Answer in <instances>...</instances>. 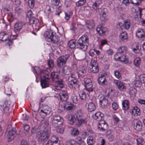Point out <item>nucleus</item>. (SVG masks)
I'll return each instance as SVG.
<instances>
[{"instance_id": "3c124183", "label": "nucleus", "mask_w": 145, "mask_h": 145, "mask_svg": "<svg viewBox=\"0 0 145 145\" xmlns=\"http://www.w3.org/2000/svg\"><path fill=\"white\" fill-rule=\"evenodd\" d=\"M51 10L50 6L49 5L46 6L45 8L44 12L47 14H49L51 12Z\"/></svg>"}, {"instance_id": "1a4fd4ad", "label": "nucleus", "mask_w": 145, "mask_h": 145, "mask_svg": "<svg viewBox=\"0 0 145 145\" xmlns=\"http://www.w3.org/2000/svg\"><path fill=\"white\" fill-rule=\"evenodd\" d=\"M69 57V55H66L65 56H62L58 57L57 59L58 66L60 67L65 64Z\"/></svg>"}, {"instance_id": "ddd939ff", "label": "nucleus", "mask_w": 145, "mask_h": 145, "mask_svg": "<svg viewBox=\"0 0 145 145\" xmlns=\"http://www.w3.org/2000/svg\"><path fill=\"white\" fill-rule=\"evenodd\" d=\"M16 133V129L12 128L10 131H7L6 134L7 135L8 139L11 140L14 138V135Z\"/></svg>"}, {"instance_id": "4d7b16f0", "label": "nucleus", "mask_w": 145, "mask_h": 145, "mask_svg": "<svg viewBox=\"0 0 145 145\" xmlns=\"http://www.w3.org/2000/svg\"><path fill=\"white\" fill-rule=\"evenodd\" d=\"M35 2L34 0H29L28 4L31 8H33L34 6Z\"/></svg>"}, {"instance_id": "ea45409f", "label": "nucleus", "mask_w": 145, "mask_h": 145, "mask_svg": "<svg viewBox=\"0 0 145 145\" xmlns=\"http://www.w3.org/2000/svg\"><path fill=\"white\" fill-rule=\"evenodd\" d=\"M71 81L74 88H79L80 85L78 84L76 79H72Z\"/></svg>"}, {"instance_id": "2eb2a0df", "label": "nucleus", "mask_w": 145, "mask_h": 145, "mask_svg": "<svg viewBox=\"0 0 145 145\" xmlns=\"http://www.w3.org/2000/svg\"><path fill=\"white\" fill-rule=\"evenodd\" d=\"M142 123L140 121H138L134 123V128L137 131H140L142 129Z\"/></svg>"}, {"instance_id": "7ed1b4c3", "label": "nucleus", "mask_w": 145, "mask_h": 145, "mask_svg": "<svg viewBox=\"0 0 145 145\" xmlns=\"http://www.w3.org/2000/svg\"><path fill=\"white\" fill-rule=\"evenodd\" d=\"M76 116L75 121H76V124L78 127L82 126L86 124V119L83 116L80 111L76 112L75 114Z\"/></svg>"}, {"instance_id": "680f3d73", "label": "nucleus", "mask_w": 145, "mask_h": 145, "mask_svg": "<svg viewBox=\"0 0 145 145\" xmlns=\"http://www.w3.org/2000/svg\"><path fill=\"white\" fill-rule=\"evenodd\" d=\"M113 120L114 121V123L116 124L119 121V119L116 115H114L113 116Z\"/></svg>"}, {"instance_id": "a18cd8bd", "label": "nucleus", "mask_w": 145, "mask_h": 145, "mask_svg": "<svg viewBox=\"0 0 145 145\" xmlns=\"http://www.w3.org/2000/svg\"><path fill=\"white\" fill-rule=\"evenodd\" d=\"M127 48L125 46H123L120 47L118 49V53L123 54L126 52Z\"/></svg>"}, {"instance_id": "49530a36", "label": "nucleus", "mask_w": 145, "mask_h": 145, "mask_svg": "<svg viewBox=\"0 0 145 145\" xmlns=\"http://www.w3.org/2000/svg\"><path fill=\"white\" fill-rule=\"evenodd\" d=\"M65 18L67 20H69L70 17L72 16V12H71L70 11H68L67 12H65Z\"/></svg>"}, {"instance_id": "aec40b11", "label": "nucleus", "mask_w": 145, "mask_h": 145, "mask_svg": "<svg viewBox=\"0 0 145 145\" xmlns=\"http://www.w3.org/2000/svg\"><path fill=\"white\" fill-rule=\"evenodd\" d=\"M86 68L83 67L82 69L80 70L78 72V75L79 77L83 78L86 76L87 74Z\"/></svg>"}, {"instance_id": "72a5a7b5", "label": "nucleus", "mask_w": 145, "mask_h": 145, "mask_svg": "<svg viewBox=\"0 0 145 145\" xmlns=\"http://www.w3.org/2000/svg\"><path fill=\"white\" fill-rule=\"evenodd\" d=\"M88 28L89 29H92L95 26L94 22L93 21H89L86 22Z\"/></svg>"}, {"instance_id": "9b49d317", "label": "nucleus", "mask_w": 145, "mask_h": 145, "mask_svg": "<svg viewBox=\"0 0 145 145\" xmlns=\"http://www.w3.org/2000/svg\"><path fill=\"white\" fill-rule=\"evenodd\" d=\"M136 35L140 40H144L145 39V32L142 29L137 30Z\"/></svg>"}, {"instance_id": "e433bc0d", "label": "nucleus", "mask_w": 145, "mask_h": 145, "mask_svg": "<svg viewBox=\"0 0 145 145\" xmlns=\"http://www.w3.org/2000/svg\"><path fill=\"white\" fill-rule=\"evenodd\" d=\"M87 143L88 145H94L95 141L93 137H89L88 138Z\"/></svg>"}, {"instance_id": "bb28decb", "label": "nucleus", "mask_w": 145, "mask_h": 145, "mask_svg": "<svg viewBox=\"0 0 145 145\" xmlns=\"http://www.w3.org/2000/svg\"><path fill=\"white\" fill-rule=\"evenodd\" d=\"M54 32L52 31H46L44 34V36L46 38L50 40L53 35H54Z\"/></svg>"}, {"instance_id": "dca6fc26", "label": "nucleus", "mask_w": 145, "mask_h": 145, "mask_svg": "<svg viewBox=\"0 0 145 145\" xmlns=\"http://www.w3.org/2000/svg\"><path fill=\"white\" fill-rule=\"evenodd\" d=\"M139 109L137 106L133 107L130 110V112L132 115L135 116L140 115V112Z\"/></svg>"}, {"instance_id": "6e6d98bb", "label": "nucleus", "mask_w": 145, "mask_h": 145, "mask_svg": "<svg viewBox=\"0 0 145 145\" xmlns=\"http://www.w3.org/2000/svg\"><path fill=\"white\" fill-rule=\"evenodd\" d=\"M71 99L74 103H76L77 102V98L76 95L73 94L71 96Z\"/></svg>"}, {"instance_id": "4468645a", "label": "nucleus", "mask_w": 145, "mask_h": 145, "mask_svg": "<svg viewBox=\"0 0 145 145\" xmlns=\"http://www.w3.org/2000/svg\"><path fill=\"white\" fill-rule=\"evenodd\" d=\"M24 24L21 22H17L14 25V30L15 32H18L22 28Z\"/></svg>"}, {"instance_id": "de8ad7c7", "label": "nucleus", "mask_w": 145, "mask_h": 145, "mask_svg": "<svg viewBox=\"0 0 145 145\" xmlns=\"http://www.w3.org/2000/svg\"><path fill=\"white\" fill-rule=\"evenodd\" d=\"M92 83H90L85 84V87L87 89H88L89 91H92L93 89L91 88L92 87Z\"/></svg>"}, {"instance_id": "8fccbe9b", "label": "nucleus", "mask_w": 145, "mask_h": 145, "mask_svg": "<svg viewBox=\"0 0 145 145\" xmlns=\"http://www.w3.org/2000/svg\"><path fill=\"white\" fill-rule=\"evenodd\" d=\"M143 0H130L131 3L134 4L135 5H138Z\"/></svg>"}, {"instance_id": "e2e57ef3", "label": "nucleus", "mask_w": 145, "mask_h": 145, "mask_svg": "<svg viewBox=\"0 0 145 145\" xmlns=\"http://www.w3.org/2000/svg\"><path fill=\"white\" fill-rule=\"evenodd\" d=\"M51 140L52 142H54V143H56V141L58 140V138L57 137H56L55 136H53L52 137Z\"/></svg>"}, {"instance_id": "a878e982", "label": "nucleus", "mask_w": 145, "mask_h": 145, "mask_svg": "<svg viewBox=\"0 0 145 145\" xmlns=\"http://www.w3.org/2000/svg\"><path fill=\"white\" fill-rule=\"evenodd\" d=\"M123 108L124 110H127L129 108V102L127 100H125L123 101L122 103Z\"/></svg>"}, {"instance_id": "473e14b6", "label": "nucleus", "mask_w": 145, "mask_h": 145, "mask_svg": "<svg viewBox=\"0 0 145 145\" xmlns=\"http://www.w3.org/2000/svg\"><path fill=\"white\" fill-rule=\"evenodd\" d=\"M88 108L89 112L93 111L95 109V105L93 103H90L88 104Z\"/></svg>"}, {"instance_id": "69168bd1", "label": "nucleus", "mask_w": 145, "mask_h": 145, "mask_svg": "<svg viewBox=\"0 0 145 145\" xmlns=\"http://www.w3.org/2000/svg\"><path fill=\"white\" fill-rule=\"evenodd\" d=\"M140 78L141 82L143 83H145V74L141 75L140 76Z\"/></svg>"}, {"instance_id": "4be33fe9", "label": "nucleus", "mask_w": 145, "mask_h": 145, "mask_svg": "<svg viewBox=\"0 0 145 145\" xmlns=\"http://www.w3.org/2000/svg\"><path fill=\"white\" fill-rule=\"evenodd\" d=\"M56 83V88L57 89L59 90L64 86L63 81L62 80H55Z\"/></svg>"}, {"instance_id": "c03bdc74", "label": "nucleus", "mask_w": 145, "mask_h": 145, "mask_svg": "<svg viewBox=\"0 0 145 145\" xmlns=\"http://www.w3.org/2000/svg\"><path fill=\"white\" fill-rule=\"evenodd\" d=\"M85 57L84 53H81L78 54L77 56V59L79 61L83 60Z\"/></svg>"}, {"instance_id": "bf43d9fd", "label": "nucleus", "mask_w": 145, "mask_h": 145, "mask_svg": "<svg viewBox=\"0 0 145 145\" xmlns=\"http://www.w3.org/2000/svg\"><path fill=\"white\" fill-rule=\"evenodd\" d=\"M67 145H76L75 140L71 139L67 142Z\"/></svg>"}, {"instance_id": "6e6552de", "label": "nucleus", "mask_w": 145, "mask_h": 145, "mask_svg": "<svg viewBox=\"0 0 145 145\" xmlns=\"http://www.w3.org/2000/svg\"><path fill=\"white\" fill-rule=\"evenodd\" d=\"M50 40L53 43L56 44L60 48L63 45V42L62 40H60L59 37L57 36L53 35Z\"/></svg>"}, {"instance_id": "864d4df0", "label": "nucleus", "mask_w": 145, "mask_h": 145, "mask_svg": "<svg viewBox=\"0 0 145 145\" xmlns=\"http://www.w3.org/2000/svg\"><path fill=\"white\" fill-rule=\"evenodd\" d=\"M115 75L116 77L119 79H120L121 78V74L119 71L116 70L114 72Z\"/></svg>"}, {"instance_id": "338daca9", "label": "nucleus", "mask_w": 145, "mask_h": 145, "mask_svg": "<svg viewBox=\"0 0 145 145\" xmlns=\"http://www.w3.org/2000/svg\"><path fill=\"white\" fill-rule=\"evenodd\" d=\"M48 65L50 68H52L54 65L53 61L52 60L48 61Z\"/></svg>"}, {"instance_id": "cd10ccee", "label": "nucleus", "mask_w": 145, "mask_h": 145, "mask_svg": "<svg viewBox=\"0 0 145 145\" xmlns=\"http://www.w3.org/2000/svg\"><path fill=\"white\" fill-rule=\"evenodd\" d=\"M41 86L42 88H44L48 87L49 85V83L48 80L45 79H42L41 78L40 80Z\"/></svg>"}, {"instance_id": "f8f14e48", "label": "nucleus", "mask_w": 145, "mask_h": 145, "mask_svg": "<svg viewBox=\"0 0 145 145\" xmlns=\"http://www.w3.org/2000/svg\"><path fill=\"white\" fill-rule=\"evenodd\" d=\"M63 104V105H61V106H63L64 109H66L69 110L73 109L75 107V106L73 104L69 102H64Z\"/></svg>"}, {"instance_id": "9d476101", "label": "nucleus", "mask_w": 145, "mask_h": 145, "mask_svg": "<svg viewBox=\"0 0 145 145\" xmlns=\"http://www.w3.org/2000/svg\"><path fill=\"white\" fill-rule=\"evenodd\" d=\"M108 97L103 95L101 96L100 97L99 102L102 108H104L108 105Z\"/></svg>"}, {"instance_id": "423d86ee", "label": "nucleus", "mask_w": 145, "mask_h": 145, "mask_svg": "<svg viewBox=\"0 0 145 145\" xmlns=\"http://www.w3.org/2000/svg\"><path fill=\"white\" fill-rule=\"evenodd\" d=\"M26 20L30 24H33L35 25L39 22V21L33 16L31 10L28 11L26 14Z\"/></svg>"}, {"instance_id": "5701e85b", "label": "nucleus", "mask_w": 145, "mask_h": 145, "mask_svg": "<svg viewBox=\"0 0 145 145\" xmlns=\"http://www.w3.org/2000/svg\"><path fill=\"white\" fill-rule=\"evenodd\" d=\"M103 115V114L101 112H97L93 116V117L94 119L99 121L102 119Z\"/></svg>"}, {"instance_id": "f03ea898", "label": "nucleus", "mask_w": 145, "mask_h": 145, "mask_svg": "<svg viewBox=\"0 0 145 145\" xmlns=\"http://www.w3.org/2000/svg\"><path fill=\"white\" fill-rule=\"evenodd\" d=\"M50 128L48 127H45L43 131H40L37 132V137L42 140H47L50 136Z\"/></svg>"}, {"instance_id": "c9c22d12", "label": "nucleus", "mask_w": 145, "mask_h": 145, "mask_svg": "<svg viewBox=\"0 0 145 145\" xmlns=\"http://www.w3.org/2000/svg\"><path fill=\"white\" fill-rule=\"evenodd\" d=\"M136 89L133 87H131L129 89V94L132 96L134 97L137 93Z\"/></svg>"}, {"instance_id": "5fc2aeb1", "label": "nucleus", "mask_w": 145, "mask_h": 145, "mask_svg": "<svg viewBox=\"0 0 145 145\" xmlns=\"http://www.w3.org/2000/svg\"><path fill=\"white\" fill-rule=\"evenodd\" d=\"M75 119L76 116H75V115H74V117L72 116L69 117L68 118V120L70 121V122H69L70 123L72 124L75 121Z\"/></svg>"}, {"instance_id": "c756f323", "label": "nucleus", "mask_w": 145, "mask_h": 145, "mask_svg": "<svg viewBox=\"0 0 145 145\" xmlns=\"http://www.w3.org/2000/svg\"><path fill=\"white\" fill-rule=\"evenodd\" d=\"M115 83L118 89L120 90H123L125 88L123 83L120 81H116Z\"/></svg>"}, {"instance_id": "20e7f679", "label": "nucleus", "mask_w": 145, "mask_h": 145, "mask_svg": "<svg viewBox=\"0 0 145 145\" xmlns=\"http://www.w3.org/2000/svg\"><path fill=\"white\" fill-rule=\"evenodd\" d=\"M33 71L34 73L38 74L40 73L41 76L44 78V79L49 80L51 78V74L47 71H44L41 72L40 69L37 67H32Z\"/></svg>"}, {"instance_id": "79ce46f5", "label": "nucleus", "mask_w": 145, "mask_h": 145, "mask_svg": "<svg viewBox=\"0 0 145 145\" xmlns=\"http://www.w3.org/2000/svg\"><path fill=\"white\" fill-rule=\"evenodd\" d=\"M78 93L80 98L81 99L84 100L86 98V95L85 92L80 91Z\"/></svg>"}, {"instance_id": "774afa93", "label": "nucleus", "mask_w": 145, "mask_h": 145, "mask_svg": "<svg viewBox=\"0 0 145 145\" xmlns=\"http://www.w3.org/2000/svg\"><path fill=\"white\" fill-rule=\"evenodd\" d=\"M21 145H29L27 141L25 140H22L21 142Z\"/></svg>"}, {"instance_id": "4c0bfd02", "label": "nucleus", "mask_w": 145, "mask_h": 145, "mask_svg": "<svg viewBox=\"0 0 145 145\" xmlns=\"http://www.w3.org/2000/svg\"><path fill=\"white\" fill-rule=\"evenodd\" d=\"M40 127L39 125H37L32 127L31 130V133L33 134L35 133L36 132L40 131Z\"/></svg>"}, {"instance_id": "2f4dec72", "label": "nucleus", "mask_w": 145, "mask_h": 145, "mask_svg": "<svg viewBox=\"0 0 145 145\" xmlns=\"http://www.w3.org/2000/svg\"><path fill=\"white\" fill-rule=\"evenodd\" d=\"M40 125L42 127H47L49 125V121L46 119L40 121Z\"/></svg>"}, {"instance_id": "c85d7f7f", "label": "nucleus", "mask_w": 145, "mask_h": 145, "mask_svg": "<svg viewBox=\"0 0 145 145\" xmlns=\"http://www.w3.org/2000/svg\"><path fill=\"white\" fill-rule=\"evenodd\" d=\"M75 143L79 145H86L85 142L82 139L81 137H78L75 139Z\"/></svg>"}, {"instance_id": "f704fd0d", "label": "nucleus", "mask_w": 145, "mask_h": 145, "mask_svg": "<svg viewBox=\"0 0 145 145\" xmlns=\"http://www.w3.org/2000/svg\"><path fill=\"white\" fill-rule=\"evenodd\" d=\"M51 78H52L53 80H57L58 78V73L56 72H53L51 73Z\"/></svg>"}, {"instance_id": "a211bd4d", "label": "nucleus", "mask_w": 145, "mask_h": 145, "mask_svg": "<svg viewBox=\"0 0 145 145\" xmlns=\"http://www.w3.org/2000/svg\"><path fill=\"white\" fill-rule=\"evenodd\" d=\"M104 10H102L100 14V19L102 22H105L107 20L106 11V9L105 8L104 9Z\"/></svg>"}, {"instance_id": "0eeeda50", "label": "nucleus", "mask_w": 145, "mask_h": 145, "mask_svg": "<svg viewBox=\"0 0 145 145\" xmlns=\"http://www.w3.org/2000/svg\"><path fill=\"white\" fill-rule=\"evenodd\" d=\"M89 70L93 73H98L99 71L98 64L96 61L92 60L89 64Z\"/></svg>"}, {"instance_id": "b1692460", "label": "nucleus", "mask_w": 145, "mask_h": 145, "mask_svg": "<svg viewBox=\"0 0 145 145\" xmlns=\"http://www.w3.org/2000/svg\"><path fill=\"white\" fill-rule=\"evenodd\" d=\"M98 129L100 131H105L107 130L108 129V125L106 123L101 125H98Z\"/></svg>"}, {"instance_id": "6ab92c4d", "label": "nucleus", "mask_w": 145, "mask_h": 145, "mask_svg": "<svg viewBox=\"0 0 145 145\" xmlns=\"http://www.w3.org/2000/svg\"><path fill=\"white\" fill-rule=\"evenodd\" d=\"M98 81L99 84L101 85H105L107 83L105 77L104 75H101V76L99 77Z\"/></svg>"}, {"instance_id": "7c9ffc66", "label": "nucleus", "mask_w": 145, "mask_h": 145, "mask_svg": "<svg viewBox=\"0 0 145 145\" xmlns=\"http://www.w3.org/2000/svg\"><path fill=\"white\" fill-rule=\"evenodd\" d=\"M117 60L118 61H120L121 62H124L125 63H127L128 62V59L126 58V56L124 55L118 57Z\"/></svg>"}, {"instance_id": "412c9836", "label": "nucleus", "mask_w": 145, "mask_h": 145, "mask_svg": "<svg viewBox=\"0 0 145 145\" xmlns=\"http://www.w3.org/2000/svg\"><path fill=\"white\" fill-rule=\"evenodd\" d=\"M121 40L124 42H126L128 40L127 33L126 32L121 33L119 36Z\"/></svg>"}, {"instance_id": "a19ab883", "label": "nucleus", "mask_w": 145, "mask_h": 145, "mask_svg": "<svg viewBox=\"0 0 145 145\" xmlns=\"http://www.w3.org/2000/svg\"><path fill=\"white\" fill-rule=\"evenodd\" d=\"M86 3V0H80L76 3V5L77 7H80L84 5Z\"/></svg>"}, {"instance_id": "37998d69", "label": "nucleus", "mask_w": 145, "mask_h": 145, "mask_svg": "<svg viewBox=\"0 0 145 145\" xmlns=\"http://www.w3.org/2000/svg\"><path fill=\"white\" fill-rule=\"evenodd\" d=\"M79 133V130L76 128H74L71 131V134L73 136H76Z\"/></svg>"}, {"instance_id": "f257e3e1", "label": "nucleus", "mask_w": 145, "mask_h": 145, "mask_svg": "<svg viewBox=\"0 0 145 145\" xmlns=\"http://www.w3.org/2000/svg\"><path fill=\"white\" fill-rule=\"evenodd\" d=\"M88 43V37L86 35H83L79 39L76 44L74 40H72L68 42V45L71 49L76 47L79 50L85 51L87 49Z\"/></svg>"}, {"instance_id": "58836bf2", "label": "nucleus", "mask_w": 145, "mask_h": 145, "mask_svg": "<svg viewBox=\"0 0 145 145\" xmlns=\"http://www.w3.org/2000/svg\"><path fill=\"white\" fill-rule=\"evenodd\" d=\"M130 27V22L129 20H127L124 21L123 25V28H124L125 29H128Z\"/></svg>"}, {"instance_id": "603ef678", "label": "nucleus", "mask_w": 145, "mask_h": 145, "mask_svg": "<svg viewBox=\"0 0 145 145\" xmlns=\"http://www.w3.org/2000/svg\"><path fill=\"white\" fill-rule=\"evenodd\" d=\"M41 112L42 113L44 114L46 116V115L48 114L50 112V108H48V110L45 108L44 110H41Z\"/></svg>"}, {"instance_id": "13d9d810", "label": "nucleus", "mask_w": 145, "mask_h": 145, "mask_svg": "<svg viewBox=\"0 0 145 145\" xmlns=\"http://www.w3.org/2000/svg\"><path fill=\"white\" fill-rule=\"evenodd\" d=\"M134 84L135 87H140L142 85V83L140 81L137 80L135 81Z\"/></svg>"}, {"instance_id": "0e129e2a", "label": "nucleus", "mask_w": 145, "mask_h": 145, "mask_svg": "<svg viewBox=\"0 0 145 145\" xmlns=\"http://www.w3.org/2000/svg\"><path fill=\"white\" fill-rule=\"evenodd\" d=\"M112 105V108L114 110H116L118 108V106L117 103H113Z\"/></svg>"}, {"instance_id": "052dcab7", "label": "nucleus", "mask_w": 145, "mask_h": 145, "mask_svg": "<svg viewBox=\"0 0 145 145\" xmlns=\"http://www.w3.org/2000/svg\"><path fill=\"white\" fill-rule=\"evenodd\" d=\"M60 3V0H52L51 4L55 6H57Z\"/></svg>"}, {"instance_id": "39448f33", "label": "nucleus", "mask_w": 145, "mask_h": 145, "mask_svg": "<svg viewBox=\"0 0 145 145\" xmlns=\"http://www.w3.org/2000/svg\"><path fill=\"white\" fill-rule=\"evenodd\" d=\"M51 120L52 125L55 127H58L63 123V119L59 115L54 116Z\"/></svg>"}, {"instance_id": "393cba45", "label": "nucleus", "mask_w": 145, "mask_h": 145, "mask_svg": "<svg viewBox=\"0 0 145 145\" xmlns=\"http://www.w3.org/2000/svg\"><path fill=\"white\" fill-rule=\"evenodd\" d=\"M71 69L70 67L67 66L64 67L62 72L65 75H69L71 73Z\"/></svg>"}, {"instance_id": "f3484780", "label": "nucleus", "mask_w": 145, "mask_h": 145, "mask_svg": "<svg viewBox=\"0 0 145 145\" xmlns=\"http://www.w3.org/2000/svg\"><path fill=\"white\" fill-rule=\"evenodd\" d=\"M60 99L63 102H66L68 97L67 94L66 93L65 91H62L60 92Z\"/></svg>"}, {"instance_id": "09e8293b", "label": "nucleus", "mask_w": 145, "mask_h": 145, "mask_svg": "<svg viewBox=\"0 0 145 145\" xmlns=\"http://www.w3.org/2000/svg\"><path fill=\"white\" fill-rule=\"evenodd\" d=\"M140 59L139 57H137L134 61L135 65L137 67H138L140 63Z\"/></svg>"}]
</instances>
